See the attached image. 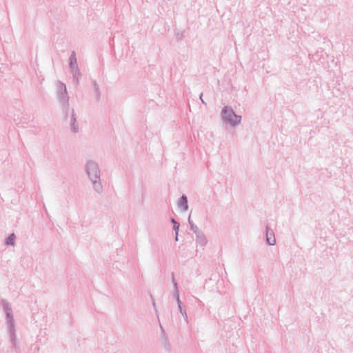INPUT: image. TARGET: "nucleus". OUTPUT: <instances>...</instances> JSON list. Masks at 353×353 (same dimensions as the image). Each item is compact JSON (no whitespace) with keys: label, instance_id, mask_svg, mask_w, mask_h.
<instances>
[{"label":"nucleus","instance_id":"b1692460","mask_svg":"<svg viewBox=\"0 0 353 353\" xmlns=\"http://www.w3.org/2000/svg\"><path fill=\"white\" fill-rule=\"evenodd\" d=\"M173 285H174V290H179L177 282H174V283H173Z\"/></svg>","mask_w":353,"mask_h":353},{"label":"nucleus","instance_id":"423d86ee","mask_svg":"<svg viewBox=\"0 0 353 353\" xmlns=\"http://www.w3.org/2000/svg\"><path fill=\"white\" fill-rule=\"evenodd\" d=\"M266 243L269 245H274L276 239L274 231L268 226L265 227Z\"/></svg>","mask_w":353,"mask_h":353},{"label":"nucleus","instance_id":"2eb2a0df","mask_svg":"<svg viewBox=\"0 0 353 353\" xmlns=\"http://www.w3.org/2000/svg\"><path fill=\"white\" fill-rule=\"evenodd\" d=\"M170 221L173 225V230L174 231L175 234H177V233H179V227H180L179 222H178L174 218H171Z\"/></svg>","mask_w":353,"mask_h":353},{"label":"nucleus","instance_id":"9b49d317","mask_svg":"<svg viewBox=\"0 0 353 353\" xmlns=\"http://www.w3.org/2000/svg\"><path fill=\"white\" fill-rule=\"evenodd\" d=\"M72 75V82L75 86L79 85V81L81 78V73L79 70L70 72Z\"/></svg>","mask_w":353,"mask_h":353},{"label":"nucleus","instance_id":"aec40b11","mask_svg":"<svg viewBox=\"0 0 353 353\" xmlns=\"http://www.w3.org/2000/svg\"><path fill=\"white\" fill-rule=\"evenodd\" d=\"M176 37L177 40H179V41L182 40V39H183V33L182 32H178L176 34Z\"/></svg>","mask_w":353,"mask_h":353},{"label":"nucleus","instance_id":"4468645a","mask_svg":"<svg viewBox=\"0 0 353 353\" xmlns=\"http://www.w3.org/2000/svg\"><path fill=\"white\" fill-rule=\"evenodd\" d=\"M188 223L190 225V230L194 232L195 234L196 232L200 231L198 228V227L194 223V222L191 220L190 215L189 216L188 219Z\"/></svg>","mask_w":353,"mask_h":353},{"label":"nucleus","instance_id":"5701e85b","mask_svg":"<svg viewBox=\"0 0 353 353\" xmlns=\"http://www.w3.org/2000/svg\"><path fill=\"white\" fill-rule=\"evenodd\" d=\"M172 283H174V282H176L173 272L172 273Z\"/></svg>","mask_w":353,"mask_h":353},{"label":"nucleus","instance_id":"1a4fd4ad","mask_svg":"<svg viewBox=\"0 0 353 353\" xmlns=\"http://www.w3.org/2000/svg\"><path fill=\"white\" fill-rule=\"evenodd\" d=\"M195 234L196 243L200 246H205L208 243V240L203 232L200 230L196 232Z\"/></svg>","mask_w":353,"mask_h":353},{"label":"nucleus","instance_id":"9d476101","mask_svg":"<svg viewBox=\"0 0 353 353\" xmlns=\"http://www.w3.org/2000/svg\"><path fill=\"white\" fill-rule=\"evenodd\" d=\"M160 327H161V340H162L163 345L164 346L165 350L170 352H171V345L169 342L168 336L165 334V332L163 330L161 325H160Z\"/></svg>","mask_w":353,"mask_h":353},{"label":"nucleus","instance_id":"20e7f679","mask_svg":"<svg viewBox=\"0 0 353 353\" xmlns=\"http://www.w3.org/2000/svg\"><path fill=\"white\" fill-rule=\"evenodd\" d=\"M57 90L58 101L61 107L65 119H67L69 115V96L65 84L58 81Z\"/></svg>","mask_w":353,"mask_h":353},{"label":"nucleus","instance_id":"f257e3e1","mask_svg":"<svg viewBox=\"0 0 353 353\" xmlns=\"http://www.w3.org/2000/svg\"><path fill=\"white\" fill-rule=\"evenodd\" d=\"M85 172L90 180L94 190L101 194L103 192V185L101 181V170L97 162L89 160L85 164Z\"/></svg>","mask_w":353,"mask_h":353},{"label":"nucleus","instance_id":"f8f14e48","mask_svg":"<svg viewBox=\"0 0 353 353\" xmlns=\"http://www.w3.org/2000/svg\"><path fill=\"white\" fill-rule=\"evenodd\" d=\"M92 85L94 88V91L95 93L96 100L99 101L101 99V91L99 88V85L97 83L96 80H92Z\"/></svg>","mask_w":353,"mask_h":353},{"label":"nucleus","instance_id":"7ed1b4c3","mask_svg":"<svg viewBox=\"0 0 353 353\" xmlns=\"http://www.w3.org/2000/svg\"><path fill=\"white\" fill-rule=\"evenodd\" d=\"M221 119L223 123L235 128L241 123L242 117L236 114L232 107L225 105L221 111Z\"/></svg>","mask_w":353,"mask_h":353},{"label":"nucleus","instance_id":"4be33fe9","mask_svg":"<svg viewBox=\"0 0 353 353\" xmlns=\"http://www.w3.org/2000/svg\"><path fill=\"white\" fill-rule=\"evenodd\" d=\"M202 97H203V93L201 92V93L200 94V95H199V99L201 100V103H202L203 104L206 105V103L204 101V100L203 99Z\"/></svg>","mask_w":353,"mask_h":353},{"label":"nucleus","instance_id":"412c9836","mask_svg":"<svg viewBox=\"0 0 353 353\" xmlns=\"http://www.w3.org/2000/svg\"><path fill=\"white\" fill-rule=\"evenodd\" d=\"M181 315L184 317L185 321L188 323V314L186 313V311L184 310L182 312H180Z\"/></svg>","mask_w":353,"mask_h":353},{"label":"nucleus","instance_id":"a211bd4d","mask_svg":"<svg viewBox=\"0 0 353 353\" xmlns=\"http://www.w3.org/2000/svg\"><path fill=\"white\" fill-rule=\"evenodd\" d=\"M174 296L176 299V302L179 301H181L180 297H179V290H174Z\"/></svg>","mask_w":353,"mask_h":353},{"label":"nucleus","instance_id":"dca6fc26","mask_svg":"<svg viewBox=\"0 0 353 353\" xmlns=\"http://www.w3.org/2000/svg\"><path fill=\"white\" fill-rule=\"evenodd\" d=\"M70 125L71 131L73 133L76 134V133L79 132V125L77 124V122L74 123H71Z\"/></svg>","mask_w":353,"mask_h":353},{"label":"nucleus","instance_id":"39448f33","mask_svg":"<svg viewBox=\"0 0 353 353\" xmlns=\"http://www.w3.org/2000/svg\"><path fill=\"white\" fill-rule=\"evenodd\" d=\"M327 57V54L321 48L318 49L314 54H309V57L310 59H312L314 61L319 62H322V60H324Z\"/></svg>","mask_w":353,"mask_h":353},{"label":"nucleus","instance_id":"f3484780","mask_svg":"<svg viewBox=\"0 0 353 353\" xmlns=\"http://www.w3.org/2000/svg\"><path fill=\"white\" fill-rule=\"evenodd\" d=\"M76 122H77V116H76V114H75L74 110H72V113L70 117V124L74 123Z\"/></svg>","mask_w":353,"mask_h":353},{"label":"nucleus","instance_id":"6e6552de","mask_svg":"<svg viewBox=\"0 0 353 353\" xmlns=\"http://www.w3.org/2000/svg\"><path fill=\"white\" fill-rule=\"evenodd\" d=\"M177 205H178V208L182 211V212H185L188 210V197L183 194L178 203H177Z\"/></svg>","mask_w":353,"mask_h":353},{"label":"nucleus","instance_id":"0eeeda50","mask_svg":"<svg viewBox=\"0 0 353 353\" xmlns=\"http://www.w3.org/2000/svg\"><path fill=\"white\" fill-rule=\"evenodd\" d=\"M69 69L70 72L79 70L78 67L76 52L74 51H72L69 57Z\"/></svg>","mask_w":353,"mask_h":353},{"label":"nucleus","instance_id":"6ab92c4d","mask_svg":"<svg viewBox=\"0 0 353 353\" xmlns=\"http://www.w3.org/2000/svg\"><path fill=\"white\" fill-rule=\"evenodd\" d=\"M177 305H178V308H179V310L180 312H182L183 311L185 310L183 308V307H182V302H181V301H177Z\"/></svg>","mask_w":353,"mask_h":353},{"label":"nucleus","instance_id":"393cba45","mask_svg":"<svg viewBox=\"0 0 353 353\" xmlns=\"http://www.w3.org/2000/svg\"><path fill=\"white\" fill-rule=\"evenodd\" d=\"M151 298H152V305H153L154 307H155V306H156L155 301H154V299L152 298V296H151Z\"/></svg>","mask_w":353,"mask_h":353},{"label":"nucleus","instance_id":"ddd939ff","mask_svg":"<svg viewBox=\"0 0 353 353\" xmlns=\"http://www.w3.org/2000/svg\"><path fill=\"white\" fill-rule=\"evenodd\" d=\"M15 239V234L14 233H12L6 239L5 244L7 245H14Z\"/></svg>","mask_w":353,"mask_h":353},{"label":"nucleus","instance_id":"a878e982","mask_svg":"<svg viewBox=\"0 0 353 353\" xmlns=\"http://www.w3.org/2000/svg\"><path fill=\"white\" fill-rule=\"evenodd\" d=\"M178 236H179V233H177V234H175L174 240H175L176 241H177L179 240V239H178Z\"/></svg>","mask_w":353,"mask_h":353},{"label":"nucleus","instance_id":"f03ea898","mask_svg":"<svg viewBox=\"0 0 353 353\" xmlns=\"http://www.w3.org/2000/svg\"><path fill=\"white\" fill-rule=\"evenodd\" d=\"M1 303L6 313V323L8 325L10 341L12 347L14 349H18L19 345L17 343L16 330L12 307L9 302L6 299L1 300Z\"/></svg>","mask_w":353,"mask_h":353}]
</instances>
